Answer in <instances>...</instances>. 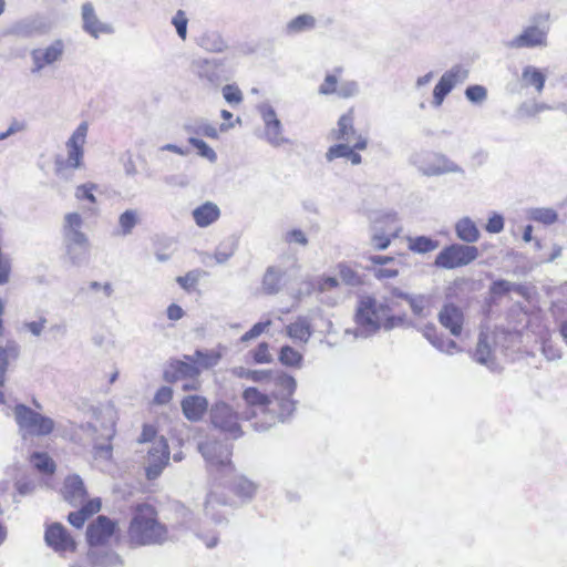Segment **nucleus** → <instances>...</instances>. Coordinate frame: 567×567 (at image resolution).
I'll return each instance as SVG.
<instances>
[{
    "label": "nucleus",
    "mask_w": 567,
    "mask_h": 567,
    "mask_svg": "<svg viewBox=\"0 0 567 567\" xmlns=\"http://www.w3.org/2000/svg\"><path fill=\"white\" fill-rule=\"evenodd\" d=\"M30 461L33 467L42 474H53L55 472V463L47 453L33 452Z\"/></svg>",
    "instance_id": "obj_44"
},
{
    "label": "nucleus",
    "mask_w": 567,
    "mask_h": 567,
    "mask_svg": "<svg viewBox=\"0 0 567 567\" xmlns=\"http://www.w3.org/2000/svg\"><path fill=\"white\" fill-rule=\"evenodd\" d=\"M230 373L236 378L247 379L254 382L268 381V378L271 377L270 370H250L244 367H234Z\"/></svg>",
    "instance_id": "obj_43"
},
{
    "label": "nucleus",
    "mask_w": 567,
    "mask_h": 567,
    "mask_svg": "<svg viewBox=\"0 0 567 567\" xmlns=\"http://www.w3.org/2000/svg\"><path fill=\"white\" fill-rule=\"evenodd\" d=\"M198 449L210 473L217 472L226 475L233 472L234 467L230 461L231 450L228 444L207 440L202 442Z\"/></svg>",
    "instance_id": "obj_12"
},
{
    "label": "nucleus",
    "mask_w": 567,
    "mask_h": 567,
    "mask_svg": "<svg viewBox=\"0 0 567 567\" xmlns=\"http://www.w3.org/2000/svg\"><path fill=\"white\" fill-rule=\"evenodd\" d=\"M549 29V14H536L530 19V24L520 34L509 40L506 47L511 49L546 47Z\"/></svg>",
    "instance_id": "obj_9"
},
{
    "label": "nucleus",
    "mask_w": 567,
    "mask_h": 567,
    "mask_svg": "<svg viewBox=\"0 0 567 567\" xmlns=\"http://www.w3.org/2000/svg\"><path fill=\"white\" fill-rule=\"evenodd\" d=\"M169 454L167 441L163 436L153 443L147 452L144 466L145 476L148 481L159 477L168 464Z\"/></svg>",
    "instance_id": "obj_16"
},
{
    "label": "nucleus",
    "mask_w": 567,
    "mask_h": 567,
    "mask_svg": "<svg viewBox=\"0 0 567 567\" xmlns=\"http://www.w3.org/2000/svg\"><path fill=\"white\" fill-rule=\"evenodd\" d=\"M442 78L447 82H451L452 87L454 89L457 84L463 83L468 78V70L465 66L457 64L443 73Z\"/></svg>",
    "instance_id": "obj_51"
},
{
    "label": "nucleus",
    "mask_w": 567,
    "mask_h": 567,
    "mask_svg": "<svg viewBox=\"0 0 567 567\" xmlns=\"http://www.w3.org/2000/svg\"><path fill=\"white\" fill-rule=\"evenodd\" d=\"M439 321L454 337L461 336L464 316L462 310L455 305H445L439 313Z\"/></svg>",
    "instance_id": "obj_26"
},
{
    "label": "nucleus",
    "mask_w": 567,
    "mask_h": 567,
    "mask_svg": "<svg viewBox=\"0 0 567 567\" xmlns=\"http://www.w3.org/2000/svg\"><path fill=\"white\" fill-rule=\"evenodd\" d=\"M317 20L313 16L303 13L290 20L286 25L287 34H298L316 28Z\"/></svg>",
    "instance_id": "obj_38"
},
{
    "label": "nucleus",
    "mask_w": 567,
    "mask_h": 567,
    "mask_svg": "<svg viewBox=\"0 0 567 567\" xmlns=\"http://www.w3.org/2000/svg\"><path fill=\"white\" fill-rule=\"evenodd\" d=\"M465 96L474 104H482L487 99V90L483 85H470L465 90Z\"/></svg>",
    "instance_id": "obj_57"
},
{
    "label": "nucleus",
    "mask_w": 567,
    "mask_h": 567,
    "mask_svg": "<svg viewBox=\"0 0 567 567\" xmlns=\"http://www.w3.org/2000/svg\"><path fill=\"white\" fill-rule=\"evenodd\" d=\"M399 297L406 299L410 303L412 312L417 317H425L429 300L424 296H409L408 293H400Z\"/></svg>",
    "instance_id": "obj_49"
},
{
    "label": "nucleus",
    "mask_w": 567,
    "mask_h": 567,
    "mask_svg": "<svg viewBox=\"0 0 567 567\" xmlns=\"http://www.w3.org/2000/svg\"><path fill=\"white\" fill-rule=\"evenodd\" d=\"M208 400L198 394H189L181 401L182 413L186 420L196 423L203 420L204 415L209 413Z\"/></svg>",
    "instance_id": "obj_21"
},
{
    "label": "nucleus",
    "mask_w": 567,
    "mask_h": 567,
    "mask_svg": "<svg viewBox=\"0 0 567 567\" xmlns=\"http://www.w3.org/2000/svg\"><path fill=\"white\" fill-rule=\"evenodd\" d=\"M128 538L136 546L162 545L168 540V529L158 520L155 507L138 504L130 523Z\"/></svg>",
    "instance_id": "obj_2"
},
{
    "label": "nucleus",
    "mask_w": 567,
    "mask_h": 567,
    "mask_svg": "<svg viewBox=\"0 0 567 567\" xmlns=\"http://www.w3.org/2000/svg\"><path fill=\"white\" fill-rule=\"evenodd\" d=\"M522 82L525 87H534L540 94L545 87L546 74L533 65H527L522 72Z\"/></svg>",
    "instance_id": "obj_32"
},
{
    "label": "nucleus",
    "mask_w": 567,
    "mask_h": 567,
    "mask_svg": "<svg viewBox=\"0 0 567 567\" xmlns=\"http://www.w3.org/2000/svg\"><path fill=\"white\" fill-rule=\"evenodd\" d=\"M192 216L198 227L205 228L218 220L220 217V209L217 204L213 202H205L193 209Z\"/></svg>",
    "instance_id": "obj_28"
},
{
    "label": "nucleus",
    "mask_w": 567,
    "mask_h": 567,
    "mask_svg": "<svg viewBox=\"0 0 567 567\" xmlns=\"http://www.w3.org/2000/svg\"><path fill=\"white\" fill-rule=\"evenodd\" d=\"M401 230L398 215L394 212L382 214L381 218L374 221L371 235L374 248H388L390 245H406L408 248H437L440 245L439 241L426 236L415 238L400 236Z\"/></svg>",
    "instance_id": "obj_4"
},
{
    "label": "nucleus",
    "mask_w": 567,
    "mask_h": 567,
    "mask_svg": "<svg viewBox=\"0 0 567 567\" xmlns=\"http://www.w3.org/2000/svg\"><path fill=\"white\" fill-rule=\"evenodd\" d=\"M271 320L268 319L266 321H260L255 323L246 333H244L240 337L241 342H248L257 337H259L261 333L265 332L267 328L271 326Z\"/></svg>",
    "instance_id": "obj_60"
},
{
    "label": "nucleus",
    "mask_w": 567,
    "mask_h": 567,
    "mask_svg": "<svg viewBox=\"0 0 567 567\" xmlns=\"http://www.w3.org/2000/svg\"><path fill=\"white\" fill-rule=\"evenodd\" d=\"M477 250H441L435 265L446 269L465 266L477 258Z\"/></svg>",
    "instance_id": "obj_23"
},
{
    "label": "nucleus",
    "mask_w": 567,
    "mask_h": 567,
    "mask_svg": "<svg viewBox=\"0 0 567 567\" xmlns=\"http://www.w3.org/2000/svg\"><path fill=\"white\" fill-rule=\"evenodd\" d=\"M83 220L79 213H69L64 217L63 234L65 239L75 246H85L87 238L81 231Z\"/></svg>",
    "instance_id": "obj_25"
},
{
    "label": "nucleus",
    "mask_w": 567,
    "mask_h": 567,
    "mask_svg": "<svg viewBox=\"0 0 567 567\" xmlns=\"http://www.w3.org/2000/svg\"><path fill=\"white\" fill-rule=\"evenodd\" d=\"M190 73L205 89H217L223 82L229 80L225 68V60L216 58H195L189 65Z\"/></svg>",
    "instance_id": "obj_8"
},
{
    "label": "nucleus",
    "mask_w": 567,
    "mask_h": 567,
    "mask_svg": "<svg viewBox=\"0 0 567 567\" xmlns=\"http://www.w3.org/2000/svg\"><path fill=\"white\" fill-rule=\"evenodd\" d=\"M287 334L301 342H308L312 334L311 324L308 318L299 317L295 322L287 326Z\"/></svg>",
    "instance_id": "obj_35"
},
{
    "label": "nucleus",
    "mask_w": 567,
    "mask_h": 567,
    "mask_svg": "<svg viewBox=\"0 0 567 567\" xmlns=\"http://www.w3.org/2000/svg\"><path fill=\"white\" fill-rule=\"evenodd\" d=\"M86 491L84 487V483L79 475H70L64 481L63 486V495L64 498L75 505L83 501L85 497Z\"/></svg>",
    "instance_id": "obj_30"
},
{
    "label": "nucleus",
    "mask_w": 567,
    "mask_h": 567,
    "mask_svg": "<svg viewBox=\"0 0 567 567\" xmlns=\"http://www.w3.org/2000/svg\"><path fill=\"white\" fill-rule=\"evenodd\" d=\"M21 348L14 340H9L3 347H0V386L6 383V373L10 361H14L20 355Z\"/></svg>",
    "instance_id": "obj_31"
},
{
    "label": "nucleus",
    "mask_w": 567,
    "mask_h": 567,
    "mask_svg": "<svg viewBox=\"0 0 567 567\" xmlns=\"http://www.w3.org/2000/svg\"><path fill=\"white\" fill-rule=\"evenodd\" d=\"M527 215L529 219L546 226L553 225L558 220L557 212L549 207L530 208Z\"/></svg>",
    "instance_id": "obj_42"
},
{
    "label": "nucleus",
    "mask_w": 567,
    "mask_h": 567,
    "mask_svg": "<svg viewBox=\"0 0 567 567\" xmlns=\"http://www.w3.org/2000/svg\"><path fill=\"white\" fill-rule=\"evenodd\" d=\"M359 93V84L355 81H344L338 85L337 94L342 99L355 96Z\"/></svg>",
    "instance_id": "obj_63"
},
{
    "label": "nucleus",
    "mask_w": 567,
    "mask_h": 567,
    "mask_svg": "<svg viewBox=\"0 0 567 567\" xmlns=\"http://www.w3.org/2000/svg\"><path fill=\"white\" fill-rule=\"evenodd\" d=\"M87 557L91 565L95 567H121L123 565V560L116 553L106 549L91 548Z\"/></svg>",
    "instance_id": "obj_29"
},
{
    "label": "nucleus",
    "mask_w": 567,
    "mask_h": 567,
    "mask_svg": "<svg viewBox=\"0 0 567 567\" xmlns=\"http://www.w3.org/2000/svg\"><path fill=\"white\" fill-rule=\"evenodd\" d=\"M284 272L280 268L269 267L262 279V288L268 295L277 293L281 288Z\"/></svg>",
    "instance_id": "obj_40"
},
{
    "label": "nucleus",
    "mask_w": 567,
    "mask_h": 567,
    "mask_svg": "<svg viewBox=\"0 0 567 567\" xmlns=\"http://www.w3.org/2000/svg\"><path fill=\"white\" fill-rule=\"evenodd\" d=\"M137 224V213L133 209H127L120 215L118 225L124 235H127Z\"/></svg>",
    "instance_id": "obj_56"
},
{
    "label": "nucleus",
    "mask_w": 567,
    "mask_h": 567,
    "mask_svg": "<svg viewBox=\"0 0 567 567\" xmlns=\"http://www.w3.org/2000/svg\"><path fill=\"white\" fill-rule=\"evenodd\" d=\"M97 188V186L93 183H85L82 185H79L75 188L74 196L79 200H89L92 204L96 203V197L94 195V190Z\"/></svg>",
    "instance_id": "obj_58"
},
{
    "label": "nucleus",
    "mask_w": 567,
    "mask_h": 567,
    "mask_svg": "<svg viewBox=\"0 0 567 567\" xmlns=\"http://www.w3.org/2000/svg\"><path fill=\"white\" fill-rule=\"evenodd\" d=\"M185 131L192 136L202 135L209 138H218V128L205 120H198L185 125Z\"/></svg>",
    "instance_id": "obj_41"
},
{
    "label": "nucleus",
    "mask_w": 567,
    "mask_h": 567,
    "mask_svg": "<svg viewBox=\"0 0 567 567\" xmlns=\"http://www.w3.org/2000/svg\"><path fill=\"white\" fill-rule=\"evenodd\" d=\"M115 524L106 516H99L93 523L87 526L86 540L87 544L94 548L105 544L114 534Z\"/></svg>",
    "instance_id": "obj_20"
},
{
    "label": "nucleus",
    "mask_w": 567,
    "mask_h": 567,
    "mask_svg": "<svg viewBox=\"0 0 567 567\" xmlns=\"http://www.w3.org/2000/svg\"><path fill=\"white\" fill-rule=\"evenodd\" d=\"M522 333L517 330L496 328L492 334L482 330L478 336L477 346L474 352V360L486 365L489 370H496L495 353L497 351L509 355L519 349Z\"/></svg>",
    "instance_id": "obj_3"
},
{
    "label": "nucleus",
    "mask_w": 567,
    "mask_h": 567,
    "mask_svg": "<svg viewBox=\"0 0 567 567\" xmlns=\"http://www.w3.org/2000/svg\"><path fill=\"white\" fill-rule=\"evenodd\" d=\"M333 140L342 141L344 144L353 143V148L363 151L368 146V140L354 128L353 110L342 114L337 123V128L331 131Z\"/></svg>",
    "instance_id": "obj_17"
},
{
    "label": "nucleus",
    "mask_w": 567,
    "mask_h": 567,
    "mask_svg": "<svg viewBox=\"0 0 567 567\" xmlns=\"http://www.w3.org/2000/svg\"><path fill=\"white\" fill-rule=\"evenodd\" d=\"M256 110L264 123L260 137L276 148L289 144L290 140L284 135V125L272 105L268 102H261L256 106Z\"/></svg>",
    "instance_id": "obj_13"
},
{
    "label": "nucleus",
    "mask_w": 567,
    "mask_h": 567,
    "mask_svg": "<svg viewBox=\"0 0 567 567\" xmlns=\"http://www.w3.org/2000/svg\"><path fill=\"white\" fill-rule=\"evenodd\" d=\"M81 430L92 437L93 457L97 461H111L113 456L111 441L115 435V424L113 422L102 423L101 432H99L96 424L87 422L81 425Z\"/></svg>",
    "instance_id": "obj_14"
},
{
    "label": "nucleus",
    "mask_w": 567,
    "mask_h": 567,
    "mask_svg": "<svg viewBox=\"0 0 567 567\" xmlns=\"http://www.w3.org/2000/svg\"><path fill=\"white\" fill-rule=\"evenodd\" d=\"M537 114L536 101H525L520 103L515 110V117L518 120H525L535 117Z\"/></svg>",
    "instance_id": "obj_59"
},
{
    "label": "nucleus",
    "mask_w": 567,
    "mask_h": 567,
    "mask_svg": "<svg viewBox=\"0 0 567 567\" xmlns=\"http://www.w3.org/2000/svg\"><path fill=\"white\" fill-rule=\"evenodd\" d=\"M231 488L238 496L244 498H251L257 489L256 485L244 476L236 477Z\"/></svg>",
    "instance_id": "obj_47"
},
{
    "label": "nucleus",
    "mask_w": 567,
    "mask_h": 567,
    "mask_svg": "<svg viewBox=\"0 0 567 567\" xmlns=\"http://www.w3.org/2000/svg\"><path fill=\"white\" fill-rule=\"evenodd\" d=\"M385 316V306L378 303L372 297H363L359 300L354 322V329H347L346 336L354 339H367L374 336L382 327Z\"/></svg>",
    "instance_id": "obj_5"
},
{
    "label": "nucleus",
    "mask_w": 567,
    "mask_h": 567,
    "mask_svg": "<svg viewBox=\"0 0 567 567\" xmlns=\"http://www.w3.org/2000/svg\"><path fill=\"white\" fill-rule=\"evenodd\" d=\"M89 132L87 122H81L75 131L71 134L69 140L65 143L68 157L64 163L65 167H70L73 169L81 168L83 166V157H84V145L86 143ZM63 172V163L56 162V173L62 174Z\"/></svg>",
    "instance_id": "obj_15"
},
{
    "label": "nucleus",
    "mask_w": 567,
    "mask_h": 567,
    "mask_svg": "<svg viewBox=\"0 0 567 567\" xmlns=\"http://www.w3.org/2000/svg\"><path fill=\"white\" fill-rule=\"evenodd\" d=\"M452 90L453 87L451 82H447L444 78L441 76L433 90L432 105L435 107L441 106L444 99L450 94Z\"/></svg>",
    "instance_id": "obj_52"
},
{
    "label": "nucleus",
    "mask_w": 567,
    "mask_h": 567,
    "mask_svg": "<svg viewBox=\"0 0 567 567\" xmlns=\"http://www.w3.org/2000/svg\"><path fill=\"white\" fill-rule=\"evenodd\" d=\"M190 358L193 359V362L199 367L200 371L203 369H212L216 367L221 355L218 351L215 350H200L197 349L194 354H190Z\"/></svg>",
    "instance_id": "obj_39"
},
{
    "label": "nucleus",
    "mask_w": 567,
    "mask_h": 567,
    "mask_svg": "<svg viewBox=\"0 0 567 567\" xmlns=\"http://www.w3.org/2000/svg\"><path fill=\"white\" fill-rule=\"evenodd\" d=\"M505 219L503 215L493 212L491 213L487 223L485 225V230L489 234H499L504 229Z\"/></svg>",
    "instance_id": "obj_61"
},
{
    "label": "nucleus",
    "mask_w": 567,
    "mask_h": 567,
    "mask_svg": "<svg viewBox=\"0 0 567 567\" xmlns=\"http://www.w3.org/2000/svg\"><path fill=\"white\" fill-rule=\"evenodd\" d=\"M227 505V499L224 496L218 495L216 491L208 493L205 502V515L209 517L215 524H221L224 516L217 511L218 506Z\"/></svg>",
    "instance_id": "obj_33"
},
{
    "label": "nucleus",
    "mask_w": 567,
    "mask_h": 567,
    "mask_svg": "<svg viewBox=\"0 0 567 567\" xmlns=\"http://www.w3.org/2000/svg\"><path fill=\"white\" fill-rule=\"evenodd\" d=\"M200 369L193 362L189 354L184 355L183 360L172 359L163 371V379L167 383L182 382V390L198 391L202 386L199 380Z\"/></svg>",
    "instance_id": "obj_7"
},
{
    "label": "nucleus",
    "mask_w": 567,
    "mask_h": 567,
    "mask_svg": "<svg viewBox=\"0 0 567 567\" xmlns=\"http://www.w3.org/2000/svg\"><path fill=\"white\" fill-rule=\"evenodd\" d=\"M209 420L213 427L231 439H239L244 433L238 412L224 401H217L209 408Z\"/></svg>",
    "instance_id": "obj_11"
},
{
    "label": "nucleus",
    "mask_w": 567,
    "mask_h": 567,
    "mask_svg": "<svg viewBox=\"0 0 567 567\" xmlns=\"http://www.w3.org/2000/svg\"><path fill=\"white\" fill-rule=\"evenodd\" d=\"M410 163L424 176H440L449 173L464 174V169L447 156L440 153L416 152Z\"/></svg>",
    "instance_id": "obj_10"
},
{
    "label": "nucleus",
    "mask_w": 567,
    "mask_h": 567,
    "mask_svg": "<svg viewBox=\"0 0 567 567\" xmlns=\"http://www.w3.org/2000/svg\"><path fill=\"white\" fill-rule=\"evenodd\" d=\"M172 24L175 27L177 35L184 41L187 38L188 18L184 10H177L172 18Z\"/></svg>",
    "instance_id": "obj_55"
},
{
    "label": "nucleus",
    "mask_w": 567,
    "mask_h": 567,
    "mask_svg": "<svg viewBox=\"0 0 567 567\" xmlns=\"http://www.w3.org/2000/svg\"><path fill=\"white\" fill-rule=\"evenodd\" d=\"M188 143L197 150L199 156L208 159L210 163H215L217 161L216 152L203 140L197 138L196 136H189Z\"/></svg>",
    "instance_id": "obj_50"
},
{
    "label": "nucleus",
    "mask_w": 567,
    "mask_h": 567,
    "mask_svg": "<svg viewBox=\"0 0 567 567\" xmlns=\"http://www.w3.org/2000/svg\"><path fill=\"white\" fill-rule=\"evenodd\" d=\"M542 352L549 361L557 360L561 357L559 347L550 339H544L542 341Z\"/></svg>",
    "instance_id": "obj_64"
},
{
    "label": "nucleus",
    "mask_w": 567,
    "mask_h": 567,
    "mask_svg": "<svg viewBox=\"0 0 567 567\" xmlns=\"http://www.w3.org/2000/svg\"><path fill=\"white\" fill-rule=\"evenodd\" d=\"M198 45L206 51L220 53L224 52L228 45L224 38L215 31L205 32L198 40Z\"/></svg>",
    "instance_id": "obj_37"
},
{
    "label": "nucleus",
    "mask_w": 567,
    "mask_h": 567,
    "mask_svg": "<svg viewBox=\"0 0 567 567\" xmlns=\"http://www.w3.org/2000/svg\"><path fill=\"white\" fill-rule=\"evenodd\" d=\"M393 261L394 259L392 257H371V262L373 264L372 270L374 272V276L379 279L393 278L398 276V269L395 267L388 266L392 265Z\"/></svg>",
    "instance_id": "obj_36"
},
{
    "label": "nucleus",
    "mask_w": 567,
    "mask_h": 567,
    "mask_svg": "<svg viewBox=\"0 0 567 567\" xmlns=\"http://www.w3.org/2000/svg\"><path fill=\"white\" fill-rule=\"evenodd\" d=\"M489 290L494 297H502L512 291H515L518 295H523L524 287H522L520 285L513 284L511 281L504 280V279H498L492 284Z\"/></svg>",
    "instance_id": "obj_46"
},
{
    "label": "nucleus",
    "mask_w": 567,
    "mask_h": 567,
    "mask_svg": "<svg viewBox=\"0 0 567 567\" xmlns=\"http://www.w3.org/2000/svg\"><path fill=\"white\" fill-rule=\"evenodd\" d=\"M279 362L282 365L299 368L302 363V354L290 346H282L279 351Z\"/></svg>",
    "instance_id": "obj_45"
},
{
    "label": "nucleus",
    "mask_w": 567,
    "mask_h": 567,
    "mask_svg": "<svg viewBox=\"0 0 567 567\" xmlns=\"http://www.w3.org/2000/svg\"><path fill=\"white\" fill-rule=\"evenodd\" d=\"M50 30V23L41 17H30L16 22L10 33L20 38H31L44 34Z\"/></svg>",
    "instance_id": "obj_22"
},
{
    "label": "nucleus",
    "mask_w": 567,
    "mask_h": 567,
    "mask_svg": "<svg viewBox=\"0 0 567 567\" xmlns=\"http://www.w3.org/2000/svg\"><path fill=\"white\" fill-rule=\"evenodd\" d=\"M313 289H317L320 293L332 292L339 287V282L334 277L319 278L316 284H310Z\"/></svg>",
    "instance_id": "obj_62"
},
{
    "label": "nucleus",
    "mask_w": 567,
    "mask_h": 567,
    "mask_svg": "<svg viewBox=\"0 0 567 567\" xmlns=\"http://www.w3.org/2000/svg\"><path fill=\"white\" fill-rule=\"evenodd\" d=\"M267 382L274 386L270 395L254 386L245 389L241 395L246 405L243 419L257 432L288 421L297 409V401L291 399L297 389V381L292 375L271 371Z\"/></svg>",
    "instance_id": "obj_1"
},
{
    "label": "nucleus",
    "mask_w": 567,
    "mask_h": 567,
    "mask_svg": "<svg viewBox=\"0 0 567 567\" xmlns=\"http://www.w3.org/2000/svg\"><path fill=\"white\" fill-rule=\"evenodd\" d=\"M231 257L230 251L204 250L200 255L202 261L207 267L225 264Z\"/></svg>",
    "instance_id": "obj_48"
},
{
    "label": "nucleus",
    "mask_w": 567,
    "mask_h": 567,
    "mask_svg": "<svg viewBox=\"0 0 567 567\" xmlns=\"http://www.w3.org/2000/svg\"><path fill=\"white\" fill-rule=\"evenodd\" d=\"M455 231L457 237L467 244H473L480 238V230L470 217L461 218L455 224Z\"/></svg>",
    "instance_id": "obj_34"
},
{
    "label": "nucleus",
    "mask_w": 567,
    "mask_h": 567,
    "mask_svg": "<svg viewBox=\"0 0 567 567\" xmlns=\"http://www.w3.org/2000/svg\"><path fill=\"white\" fill-rule=\"evenodd\" d=\"M423 337L440 352L446 354H453L460 352L461 348L457 343L451 339H445L442 334L436 331L434 324H426L422 329Z\"/></svg>",
    "instance_id": "obj_27"
},
{
    "label": "nucleus",
    "mask_w": 567,
    "mask_h": 567,
    "mask_svg": "<svg viewBox=\"0 0 567 567\" xmlns=\"http://www.w3.org/2000/svg\"><path fill=\"white\" fill-rule=\"evenodd\" d=\"M81 16L83 30L93 38L97 39L101 34H109L113 32L110 24L100 21L91 2H85L82 6Z\"/></svg>",
    "instance_id": "obj_24"
},
{
    "label": "nucleus",
    "mask_w": 567,
    "mask_h": 567,
    "mask_svg": "<svg viewBox=\"0 0 567 567\" xmlns=\"http://www.w3.org/2000/svg\"><path fill=\"white\" fill-rule=\"evenodd\" d=\"M44 540L49 547L58 553L74 551L76 549L75 540L60 523H53L47 527Z\"/></svg>",
    "instance_id": "obj_19"
},
{
    "label": "nucleus",
    "mask_w": 567,
    "mask_h": 567,
    "mask_svg": "<svg viewBox=\"0 0 567 567\" xmlns=\"http://www.w3.org/2000/svg\"><path fill=\"white\" fill-rule=\"evenodd\" d=\"M252 360L257 364L271 363L274 361L272 355L269 352V344L267 342H260L254 350L250 351Z\"/></svg>",
    "instance_id": "obj_54"
},
{
    "label": "nucleus",
    "mask_w": 567,
    "mask_h": 567,
    "mask_svg": "<svg viewBox=\"0 0 567 567\" xmlns=\"http://www.w3.org/2000/svg\"><path fill=\"white\" fill-rule=\"evenodd\" d=\"M353 145L351 146L349 143H339L336 145H332L328 148L326 153V159L328 162H332L337 158H349V154L352 151Z\"/></svg>",
    "instance_id": "obj_53"
},
{
    "label": "nucleus",
    "mask_w": 567,
    "mask_h": 567,
    "mask_svg": "<svg viewBox=\"0 0 567 567\" xmlns=\"http://www.w3.org/2000/svg\"><path fill=\"white\" fill-rule=\"evenodd\" d=\"M13 415L19 432L24 440L28 437L48 436L55 427V422L51 417L22 403L14 405Z\"/></svg>",
    "instance_id": "obj_6"
},
{
    "label": "nucleus",
    "mask_w": 567,
    "mask_h": 567,
    "mask_svg": "<svg viewBox=\"0 0 567 567\" xmlns=\"http://www.w3.org/2000/svg\"><path fill=\"white\" fill-rule=\"evenodd\" d=\"M64 43L62 40H54L45 48L34 49L31 51V59L33 62L32 73H38L45 66H49L60 61L64 53Z\"/></svg>",
    "instance_id": "obj_18"
}]
</instances>
